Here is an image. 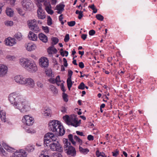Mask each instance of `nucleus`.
I'll use <instances>...</instances> for the list:
<instances>
[{
  "mask_svg": "<svg viewBox=\"0 0 157 157\" xmlns=\"http://www.w3.org/2000/svg\"><path fill=\"white\" fill-rule=\"evenodd\" d=\"M9 100L14 107L20 110L21 112L25 113L29 111L28 102L22 99L21 95L15 93L10 94L9 96Z\"/></svg>",
  "mask_w": 157,
  "mask_h": 157,
  "instance_id": "obj_1",
  "label": "nucleus"
},
{
  "mask_svg": "<svg viewBox=\"0 0 157 157\" xmlns=\"http://www.w3.org/2000/svg\"><path fill=\"white\" fill-rule=\"evenodd\" d=\"M61 124L60 122L57 120H53L50 121L48 124L49 130L55 132L57 131V128L61 127Z\"/></svg>",
  "mask_w": 157,
  "mask_h": 157,
  "instance_id": "obj_2",
  "label": "nucleus"
},
{
  "mask_svg": "<svg viewBox=\"0 0 157 157\" xmlns=\"http://www.w3.org/2000/svg\"><path fill=\"white\" fill-rule=\"evenodd\" d=\"M22 121L23 124V128L26 132L29 133V116L26 115L24 116L22 119Z\"/></svg>",
  "mask_w": 157,
  "mask_h": 157,
  "instance_id": "obj_3",
  "label": "nucleus"
},
{
  "mask_svg": "<svg viewBox=\"0 0 157 157\" xmlns=\"http://www.w3.org/2000/svg\"><path fill=\"white\" fill-rule=\"evenodd\" d=\"M25 150L20 149L17 151L12 154L11 157H27V151L29 152V151L27 148H25Z\"/></svg>",
  "mask_w": 157,
  "mask_h": 157,
  "instance_id": "obj_4",
  "label": "nucleus"
},
{
  "mask_svg": "<svg viewBox=\"0 0 157 157\" xmlns=\"http://www.w3.org/2000/svg\"><path fill=\"white\" fill-rule=\"evenodd\" d=\"M50 149L52 151L59 152H62L63 151V148L58 141H56V142L52 143Z\"/></svg>",
  "mask_w": 157,
  "mask_h": 157,
  "instance_id": "obj_5",
  "label": "nucleus"
},
{
  "mask_svg": "<svg viewBox=\"0 0 157 157\" xmlns=\"http://www.w3.org/2000/svg\"><path fill=\"white\" fill-rule=\"evenodd\" d=\"M49 134H46L44 137V145L46 150H49L51 146V143L53 142L50 140V137L48 135Z\"/></svg>",
  "mask_w": 157,
  "mask_h": 157,
  "instance_id": "obj_6",
  "label": "nucleus"
},
{
  "mask_svg": "<svg viewBox=\"0 0 157 157\" xmlns=\"http://www.w3.org/2000/svg\"><path fill=\"white\" fill-rule=\"evenodd\" d=\"M38 9L37 10V14L38 18L41 19H44L46 16L44 14V13L43 12V10L42 8V4L40 3H38L37 4Z\"/></svg>",
  "mask_w": 157,
  "mask_h": 157,
  "instance_id": "obj_7",
  "label": "nucleus"
},
{
  "mask_svg": "<svg viewBox=\"0 0 157 157\" xmlns=\"http://www.w3.org/2000/svg\"><path fill=\"white\" fill-rule=\"evenodd\" d=\"M39 64L41 67L45 68L48 66L49 60L46 57H42L39 60Z\"/></svg>",
  "mask_w": 157,
  "mask_h": 157,
  "instance_id": "obj_8",
  "label": "nucleus"
},
{
  "mask_svg": "<svg viewBox=\"0 0 157 157\" xmlns=\"http://www.w3.org/2000/svg\"><path fill=\"white\" fill-rule=\"evenodd\" d=\"M30 29L36 33L39 31V28L37 25L36 20L34 19L30 21Z\"/></svg>",
  "mask_w": 157,
  "mask_h": 157,
  "instance_id": "obj_9",
  "label": "nucleus"
},
{
  "mask_svg": "<svg viewBox=\"0 0 157 157\" xmlns=\"http://www.w3.org/2000/svg\"><path fill=\"white\" fill-rule=\"evenodd\" d=\"M20 63L21 65L24 68L28 70L29 68V60L27 59L23 58L20 59Z\"/></svg>",
  "mask_w": 157,
  "mask_h": 157,
  "instance_id": "obj_10",
  "label": "nucleus"
},
{
  "mask_svg": "<svg viewBox=\"0 0 157 157\" xmlns=\"http://www.w3.org/2000/svg\"><path fill=\"white\" fill-rule=\"evenodd\" d=\"M65 152L68 155L75 156L76 155V151L75 147L72 146H69L68 147L64 149Z\"/></svg>",
  "mask_w": 157,
  "mask_h": 157,
  "instance_id": "obj_11",
  "label": "nucleus"
},
{
  "mask_svg": "<svg viewBox=\"0 0 157 157\" xmlns=\"http://www.w3.org/2000/svg\"><path fill=\"white\" fill-rule=\"evenodd\" d=\"M8 71V67L5 65L0 64V76L3 77L7 73Z\"/></svg>",
  "mask_w": 157,
  "mask_h": 157,
  "instance_id": "obj_12",
  "label": "nucleus"
},
{
  "mask_svg": "<svg viewBox=\"0 0 157 157\" xmlns=\"http://www.w3.org/2000/svg\"><path fill=\"white\" fill-rule=\"evenodd\" d=\"M5 44L8 46H13L16 43L14 38L8 37L5 40Z\"/></svg>",
  "mask_w": 157,
  "mask_h": 157,
  "instance_id": "obj_13",
  "label": "nucleus"
},
{
  "mask_svg": "<svg viewBox=\"0 0 157 157\" xmlns=\"http://www.w3.org/2000/svg\"><path fill=\"white\" fill-rule=\"evenodd\" d=\"M61 127H59L57 128V131H56L55 134L57 136H63L65 133V130L63 128V126L61 124Z\"/></svg>",
  "mask_w": 157,
  "mask_h": 157,
  "instance_id": "obj_14",
  "label": "nucleus"
},
{
  "mask_svg": "<svg viewBox=\"0 0 157 157\" xmlns=\"http://www.w3.org/2000/svg\"><path fill=\"white\" fill-rule=\"evenodd\" d=\"M65 6V5L64 4L61 3L56 5V9L58 10L57 13L58 14H61L64 10Z\"/></svg>",
  "mask_w": 157,
  "mask_h": 157,
  "instance_id": "obj_15",
  "label": "nucleus"
},
{
  "mask_svg": "<svg viewBox=\"0 0 157 157\" xmlns=\"http://www.w3.org/2000/svg\"><path fill=\"white\" fill-rule=\"evenodd\" d=\"M23 9L25 10H28L29 9V0H23L22 2Z\"/></svg>",
  "mask_w": 157,
  "mask_h": 157,
  "instance_id": "obj_16",
  "label": "nucleus"
},
{
  "mask_svg": "<svg viewBox=\"0 0 157 157\" xmlns=\"http://www.w3.org/2000/svg\"><path fill=\"white\" fill-rule=\"evenodd\" d=\"M43 114L44 116L46 117H51L52 110L49 107H45L44 109Z\"/></svg>",
  "mask_w": 157,
  "mask_h": 157,
  "instance_id": "obj_17",
  "label": "nucleus"
},
{
  "mask_svg": "<svg viewBox=\"0 0 157 157\" xmlns=\"http://www.w3.org/2000/svg\"><path fill=\"white\" fill-rule=\"evenodd\" d=\"M38 37L39 39L44 43H46L48 41L47 36L43 33H39L38 35Z\"/></svg>",
  "mask_w": 157,
  "mask_h": 157,
  "instance_id": "obj_18",
  "label": "nucleus"
},
{
  "mask_svg": "<svg viewBox=\"0 0 157 157\" xmlns=\"http://www.w3.org/2000/svg\"><path fill=\"white\" fill-rule=\"evenodd\" d=\"M47 52L49 54H52L53 53L54 54L56 53L57 52V50L54 47V45H52L48 48Z\"/></svg>",
  "mask_w": 157,
  "mask_h": 157,
  "instance_id": "obj_19",
  "label": "nucleus"
},
{
  "mask_svg": "<svg viewBox=\"0 0 157 157\" xmlns=\"http://www.w3.org/2000/svg\"><path fill=\"white\" fill-rule=\"evenodd\" d=\"M37 70V67L35 63H30V72L34 73L36 72Z\"/></svg>",
  "mask_w": 157,
  "mask_h": 157,
  "instance_id": "obj_20",
  "label": "nucleus"
},
{
  "mask_svg": "<svg viewBox=\"0 0 157 157\" xmlns=\"http://www.w3.org/2000/svg\"><path fill=\"white\" fill-rule=\"evenodd\" d=\"M81 120H80L79 121H78V118L76 117V119H74L73 121L71 124V125L74 126L75 127H77L81 123Z\"/></svg>",
  "mask_w": 157,
  "mask_h": 157,
  "instance_id": "obj_21",
  "label": "nucleus"
},
{
  "mask_svg": "<svg viewBox=\"0 0 157 157\" xmlns=\"http://www.w3.org/2000/svg\"><path fill=\"white\" fill-rule=\"evenodd\" d=\"M6 114L5 111L3 110L0 111V118L1 120L4 122L6 121Z\"/></svg>",
  "mask_w": 157,
  "mask_h": 157,
  "instance_id": "obj_22",
  "label": "nucleus"
},
{
  "mask_svg": "<svg viewBox=\"0 0 157 157\" xmlns=\"http://www.w3.org/2000/svg\"><path fill=\"white\" fill-rule=\"evenodd\" d=\"M6 13L7 15L10 17H12L14 14L13 11L10 8H6Z\"/></svg>",
  "mask_w": 157,
  "mask_h": 157,
  "instance_id": "obj_23",
  "label": "nucleus"
},
{
  "mask_svg": "<svg viewBox=\"0 0 157 157\" xmlns=\"http://www.w3.org/2000/svg\"><path fill=\"white\" fill-rule=\"evenodd\" d=\"M47 133L49 134L48 135H49V136L50 137V140L52 142L53 141H56V140L57 139L56 138L57 137V136L54 134L52 133L51 132H48Z\"/></svg>",
  "mask_w": 157,
  "mask_h": 157,
  "instance_id": "obj_24",
  "label": "nucleus"
},
{
  "mask_svg": "<svg viewBox=\"0 0 157 157\" xmlns=\"http://www.w3.org/2000/svg\"><path fill=\"white\" fill-rule=\"evenodd\" d=\"M22 77V76L21 75H17L15 76L14 79L15 82L20 84Z\"/></svg>",
  "mask_w": 157,
  "mask_h": 157,
  "instance_id": "obj_25",
  "label": "nucleus"
},
{
  "mask_svg": "<svg viewBox=\"0 0 157 157\" xmlns=\"http://www.w3.org/2000/svg\"><path fill=\"white\" fill-rule=\"evenodd\" d=\"M79 148L80 152L84 155L87 154L89 151V150L87 148H83L80 146H79Z\"/></svg>",
  "mask_w": 157,
  "mask_h": 157,
  "instance_id": "obj_26",
  "label": "nucleus"
},
{
  "mask_svg": "<svg viewBox=\"0 0 157 157\" xmlns=\"http://www.w3.org/2000/svg\"><path fill=\"white\" fill-rule=\"evenodd\" d=\"M29 81V78H25L22 76L21 81V85H25Z\"/></svg>",
  "mask_w": 157,
  "mask_h": 157,
  "instance_id": "obj_27",
  "label": "nucleus"
},
{
  "mask_svg": "<svg viewBox=\"0 0 157 157\" xmlns=\"http://www.w3.org/2000/svg\"><path fill=\"white\" fill-rule=\"evenodd\" d=\"M69 117V123H67V124L69 125H71V123L73 122L74 119H76L77 117V115L75 114H72Z\"/></svg>",
  "mask_w": 157,
  "mask_h": 157,
  "instance_id": "obj_28",
  "label": "nucleus"
},
{
  "mask_svg": "<svg viewBox=\"0 0 157 157\" xmlns=\"http://www.w3.org/2000/svg\"><path fill=\"white\" fill-rule=\"evenodd\" d=\"M30 38H31V39L30 40H31L33 41H35L37 40V35L33 33V32L30 31Z\"/></svg>",
  "mask_w": 157,
  "mask_h": 157,
  "instance_id": "obj_29",
  "label": "nucleus"
},
{
  "mask_svg": "<svg viewBox=\"0 0 157 157\" xmlns=\"http://www.w3.org/2000/svg\"><path fill=\"white\" fill-rule=\"evenodd\" d=\"M45 10L48 14L51 15L52 14L54 13L53 11L52 10L51 6H46Z\"/></svg>",
  "mask_w": 157,
  "mask_h": 157,
  "instance_id": "obj_30",
  "label": "nucleus"
},
{
  "mask_svg": "<svg viewBox=\"0 0 157 157\" xmlns=\"http://www.w3.org/2000/svg\"><path fill=\"white\" fill-rule=\"evenodd\" d=\"M67 82L68 90H70L73 84L71 78H67Z\"/></svg>",
  "mask_w": 157,
  "mask_h": 157,
  "instance_id": "obj_31",
  "label": "nucleus"
},
{
  "mask_svg": "<svg viewBox=\"0 0 157 157\" xmlns=\"http://www.w3.org/2000/svg\"><path fill=\"white\" fill-rule=\"evenodd\" d=\"M2 144L3 147L4 148V149L10 152L12 151V148L9 147L8 145L6 144L3 142L2 143Z\"/></svg>",
  "mask_w": 157,
  "mask_h": 157,
  "instance_id": "obj_32",
  "label": "nucleus"
},
{
  "mask_svg": "<svg viewBox=\"0 0 157 157\" xmlns=\"http://www.w3.org/2000/svg\"><path fill=\"white\" fill-rule=\"evenodd\" d=\"M96 155L97 157H99L101 156L102 157H106L105 154L103 152H100L99 150H97L96 152Z\"/></svg>",
  "mask_w": 157,
  "mask_h": 157,
  "instance_id": "obj_33",
  "label": "nucleus"
},
{
  "mask_svg": "<svg viewBox=\"0 0 157 157\" xmlns=\"http://www.w3.org/2000/svg\"><path fill=\"white\" fill-rule=\"evenodd\" d=\"M58 80H59L60 79V76L59 75H58L56 77V78L55 79L54 78H50L49 79V81L50 83L53 84H54L55 83H56V81L57 80H58Z\"/></svg>",
  "mask_w": 157,
  "mask_h": 157,
  "instance_id": "obj_34",
  "label": "nucleus"
},
{
  "mask_svg": "<svg viewBox=\"0 0 157 157\" xmlns=\"http://www.w3.org/2000/svg\"><path fill=\"white\" fill-rule=\"evenodd\" d=\"M15 37L19 40H20L22 39V35L21 33L18 32L14 35Z\"/></svg>",
  "mask_w": 157,
  "mask_h": 157,
  "instance_id": "obj_35",
  "label": "nucleus"
},
{
  "mask_svg": "<svg viewBox=\"0 0 157 157\" xmlns=\"http://www.w3.org/2000/svg\"><path fill=\"white\" fill-rule=\"evenodd\" d=\"M51 40L52 42V45H54L56 44L59 41V39L53 36L51 38Z\"/></svg>",
  "mask_w": 157,
  "mask_h": 157,
  "instance_id": "obj_36",
  "label": "nucleus"
},
{
  "mask_svg": "<svg viewBox=\"0 0 157 157\" xmlns=\"http://www.w3.org/2000/svg\"><path fill=\"white\" fill-rule=\"evenodd\" d=\"M46 75L48 77H52V71L51 69H46L45 71Z\"/></svg>",
  "mask_w": 157,
  "mask_h": 157,
  "instance_id": "obj_37",
  "label": "nucleus"
},
{
  "mask_svg": "<svg viewBox=\"0 0 157 157\" xmlns=\"http://www.w3.org/2000/svg\"><path fill=\"white\" fill-rule=\"evenodd\" d=\"M4 1L10 4L11 6H14L15 5L16 0H4Z\"/></svg>",
  "mask_w": 157,
  "mask_h": 157,
  "instance_id": "obj_38",
  "label": "nucleus"
},
{
  "mask_svg": "<svg viewBox=\"0 0 157 157\" xmlns=\"http://www.w3.org/2000/svg\"><path fill=\"white\" fill-rule=\"evenodd\" d=\"M95 17L98 20L100 21H103L104 18L103 16L100 14L96 15Z\"/></svg>",
  "mask_w": 157,
  "mask_h": 157,
  "instance_id": "obj_39",
  "label": "nucleus"
},
{
  "mask_svg": "<svg viewBox=\"0 0 157 157\" xmlns=\"http://www.w3.org/2000/svg\"><path fill=\"white\" fill-rule=\"evenodd\" d=\"M62 96L64 101L66 102H67L68 101L67 94L64 93H63L62 94Z\"/></svg>",
  "mask_w": 157,
  "mask_h": 157,
  "instance_id": "obj_40",
  "label": "nucleus"
},
{
  "mask_svg": "<svg viewBox=\"0 0 157 157\" xmlns=\"http://www.w3.org/2000/svg\"><path fill=\"white\" fill-rule=\"evenodd\" d=\"M6 58L8 60H13L16 59V57L14 56L7 55L6 56Z\"/></svg>",
  "mask_w": 157,
  "mask_h": 157,
  "instance_id": "obj_41",
  "label": "nucleus"
},
{
  "mask_svg": "<svg viewBox=\"0 0 157 157\" xmlns=\"http://www.w3.org/2000/svg\"><path fill=\"white\" fill-rule=\"evenodd\" d=\"M74 139L78 142L79 143L80 145H82V141L76 135L74 136Z\"/></svg>",
  "mask_w": 157,
  "mask_h": 157,
  "instance_id": "obj_42",
  "label": "nucleus"
},
{
  "mask_svg": "<svg viewBox=\"0 0 157 157\" xmlns=\"http://www.w3.org/2000/svg\"><path fill=\"white\" fill-rule=\"evenodd\" d=\"M85 88V85L83 82H81L78 86V88L80 90H84Z\"/></svg>",
  "mask_w": 157,
  "mask_h": 157,
  "instance_id": "obj_43",
  "label": "nucleus"
},
{
  "mask_svg": "<svg viewBox=\"0 0 157 157\" xmlns=\"http://www.w3.org/2000/svg\"><path fill=\"white\" fill-rule=\"evenodd\" d=\"M42 29L46 33H48L49 32V27L47 26H42Z\"/></svg>",
  "mask_w": 157,
  "mask_h": 157,
  "instance_id": "obj_44",
  "label": "nucleus"
},
{
  "mask_svg": "<svg viewBox=\"0 0 157 157\" xmlns=\"http://www.w3.org/2000/svg\"><path fill=\"white\" fill-rule=\"evenodd\" d=\"M47 19V24L48 25H50L52 24V20L50 16H48Z\"/></svg>",
  "mask_w": 157,
  "mask_h": 157,
  "instance_id": "obj_45",
  "label": "nucleus"
},
{
  "mask_svg": "<svg viewBox=\"0 0 157 157\" xmlns=\"http://www.w3.org/2000/svg\"><path fill=\"white\" fill-rule=\"evenodd\" d=\"M51 90L54 94H57L58 93L57 89L53 85L51 87Z\"/></svg>",
  "mask_w": 157,
  "mask_h": 157,
  "instance_id": "obj_46",
  "label": "nucleus"
},
{
  "mask_svg": "<svg viewBox=\"0 0 157 157\" xmlns=\"http://www.w3.org/2000/svg\"><path fill=\"white\" fill-rule=\"evenodd\" d=\"M69 116L68 115H66L63 117V119L67 122V124L69 123V119H70Z\"/></svg>",
  "mask_w": 157,
  "mask_h": 157,
  "instance_id": "obj_47",
  "label": "nucleus"
},
{
  "mask_svg": "<svg viewBox=\"0 0 157 157\" xmlns=\"http://www.w3.org/2000/svg\"><path fill=\"white\" fill-rule=\"evenodd\" d=\"M5 24L6 25L8 26H11L13 25V22L12 21H8L5 22Z\"/></svg>",
  "mask_w": 157,
  "mask_h": 157,
  "instance_id": "obj_48",
  "label": "nucleus"
},
{
  "mask_svg": "<svg viewBox=\"0 0 157 157\" xmlns=\"http://www.w3.org/2000/svg\"><path fill=\"white\" fill-rule=\"evenodd\" d=\"M75 21H72L67 22L68 25L70 27L74 26L75 24Z\"/></svg>",
  "mask_w": 157,
  "mask_h": 157,
  "instance_id": "obj_49",
  "label": "nucleus"
},
{
  "mask_svg": "<svg viewBox=\"0 0 157 157\" xmlns=\"http://www.w3.org/2000/svg\"><path fill=\"white\" fill-rule=\"evenodd\" d=\"M113 155V156L117 157L119 154V151L117 149H116L115 152H112Z\"/></svg>",
  "mask_w": 157,
  "mask_h": 157,
  "instance_id": "obj_50",
  "label": "nucleus"
},
{
  "mask_svg": "<svg viewBox=\"0 0 157 157\" xmlns=\"http://www.w3.org/2000/svg\"><path fill=\"white\" fill-rule=\"evenodd\" d=\"M73 71L71 70H68V78H71V76L73 74Z\"/></svg>",
  "mask_w": 157,
  "mask_h": 157,
  "instance_id": "obj_51",
  "label": "nucleus"
},
{
  "mask_svg": "<svg viewBox=\"0 0 157 157\" xmlns=\"http://www.w3.org/2000/svg\"><path fill=\"white\" fill-rule=\"evenodd\" d=\"M69 40V34H66L65 36L64 39V41L66 42H67Z\"/></svg>",
  "mask_w": 157,
  "mask_h": 157,
  "instance_id": "obj_52",
  "label": "nucleus"
},
{
  "mask_svg": "<svg viewBox=\"0 0 157 157\" xmlns=\"http://www.w3.org/2000/svg\"><path fill=\"white\" fill-rule=\"evenodd\" d=\"M95 31L93 29L90 30L89 32V35L90 36H93L95 34Z\"/></svg>",
  "mask_w": 157,
  "mask_h": 157,
  "instance_id": "obj_53",
  "label": "nucleus"
},
{
  "mask_svg": "<svg viewBox=\"0 0 157 157\" xmlns=\"http://www.w3.org/2000/svg\"><path fill=\"white\" fill-rule=\"evenodd\" d=\"M87 139L90 141L93 140L94 139V137L91 135H89L88 136Z\"/></svg>",
  "mask_w": 157,
  "mask_h": 157,
  "instance_id": "obj_54",
  "label": "nucleus"
},
{
  "mask_svg": "<svg viewBox=\"0 0 157 157\" xmlns=\"http://www.w3.org/2000/svg\"><path fill=\"white\" fill-rule=\"evenodd\" d=\"M34 85V81L33 79L30 78V87H33Z\"/></svg>",
  "mask_w": 157,
  "mask_h": 157,
  "instance_id": "obj_55",
  "label": "nucleus"
},
{
  "mask_svg": "<svg viewBox=\"0 0 157 157\" xmlns=\"http://www.w3.org/2000/svg\"><path fill=\"white\" fill-rule=\"evenodd\" d=\"M36 48V45L33 44L31 45V46H30V51L34 50Z\"/></svg>",
  "mask_w": 157,
  "mask_h": 157,
  "instance_id": "obj_56",
  "label": "nucleus"
},
{
  "mask_svg": "<svg viewBox=\"0 0 157 157\" xmlns=\"http://www.w3.org/2000/svg\"><path fill=\"white\" fill-rule=\"evenodd\" d=\"M44 2V5L45 6V7L46 6H51L50 2H48L47 1H45Z\"/></svg>",
  "mask_w": 157,
  "mask_h": 157,
  "instance_id": "obj_57",
  "label": "nucleus"
},
{
  "mask_svg": "<svg viewBox=\"0 0 157 157\" xmlns=\"http://www.w3.org/2000/svg\"><path fill=\"white\" fill-rule=\"evenodd\" d=\"M35 121L34 118L32 117H30V126L33 125Z\"/></svg>",
  "mask_w": 157,
  "mask_h": 157,
  "instance_id": "obj_58",
  "label": "nucleus"
},
{
  "mask_svg": "<svg viewBox=\"0 0 157 157\" xmlns=\"http://www.w3.org/2000/svg\"><path fill=\"white\" fill-rule=\"evenodd\" d=\"M83 16V11H80V13L78 14V19H81Z\"/></svg>",
  "mask_w": 157,
  "mask_h": 157,
  "instance_id": "obj_59",
  "label": "nucleus"
},
{
  "mask_svg": "<svg viewBox=\"0 0 157 157\" xmlns=\"http://www.w3.org/2000/svg\"><path fill=\"white\" fill-rule=\"evenodd\" d=\"M78 66L81 69L83 68L84 67V65L82 62H80L78 63Z\"/></svg>",
  "mask_w": 157,
  "mask_h": 157,
  "instance_id": "obj_60",
  "label": "nucleus"
},
{
  "mask_svg": "<svg viewBox=\"0 0 157 157\" xmlns=\"http://www.w3.org/2000/svg\"><path fill=\"white\" fill-rule=\"evenodd\" d=\"M67 110V109L65 107L62 106L61 107V112H62L63 113H66Z\"/></svg>",
  "mask_w": 157,
  "mask_h": 157,
  "instance_id": "obj_61",
  "label": "nucleus"
},
{
  "mask_svg": "<svg viewBox=\"0 0 157 157\" xmlns=\"http://www.w3.org/2000/svg\"><path fill=\"white\" fill-rule=\"evenodd\" d=\"M17 10L19 14H20L21 15H22L24 14L23 13L22 11L21 8H17Z\"/></svg>",
  "mask_w": 157,
  "mask_h": 157,
  "instance_id": "obj_62",
  "label": "nucleus"
},
{
  "mask_svg": "<svg viewBox=\"0 0 157 157\" xmlns=\"http://www.w3.org/2000/svg\"><path fill=\"white\" fill-rule=\"evenodd\" d=\"M61 86V90L64 93L66 91V90L65 89V87L64 86V84L63 83H61L60 85Z\"/></svg>",
  "mask_w": 157,
  "mask_h": 157,
  "instance_id": "obj_63",
  "label": "nucleus"
},
{
  "mask_svg": "<svg viewBox=\"0 0 157 157\" xmlns=\"http://www.w3.org/2000/svg\"><path fill=\"white\" fill-rule=\"evenodd\" d=\"M71 146V143L70 142H68V143L66 144H64L63 146L64 149H66V148L68 147L69 146Z\"/></svg>",
  "mask_w": 157,
  "mask_h": 157,
  "instance_id": "obj_64",
  "label": "nucleus"
}]
</instances>
